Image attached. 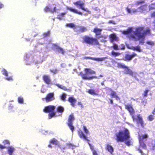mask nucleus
Listing matches in <instances>:
<instances>
[{
    "label": "nucleus",
    "instance_id": "nucleus-1",
    "mask_svg": "<svg viewBox=\"0 0 155 155\" xmlns=\"http://www.w3.org/2000/svg\"><path fill=\"white\" fill-rule=\"evenodd\" d=\"M123 33L129 35L134 40H138L140 43L142 45L144 42V36L149 35L150 33L149 28L144 30L143 28H129L127 30L123 31Z\"/></svg>",
    "mask_w": 155,
    "mask_h": 155
},
{
    "label": "nucleus",
    "instance_id": "nucleus-2",
    "mask_svg": "<svg viewBox=\"0 0 155 155\" xmlns=\"http://www.w3.org/2000/svg\"><path fill=\"white\" fill-rule=\"evenodd\" d=\"M116 140L117 142H125V143L127 146L131 145L133 140L130 137L129 130L126 128H124L123 130L119 131L116 134Z\"/></svg>",
    "mask_w": 155,
    "mask_h": 155
},
{
    "label": "nucleus",
    "instance_id": "nucleus-3",
    "mask_svg": "<svg viewBox=\"0 0 155 155\" xmlns=\"http://www.w3.org/2000/svg\"><path fill=\"white\" fill-rule=\"evenodd\" d=\"M85 74H83L82 72H81L79 75L84 79L89 80L93 78H98L96 76H90L89 75H92L95 73V71H93L90 69H85Z\"/></svg>",
    "mask_w": 155,
    "mask_h": 155
},
{
    "label": "nucleus",
    "instance_id": "nucleus-4",
    "mask_svg": "<svg viewBox=\"0 0 155 155\" xmlns=\"http://www.w3.org/2000/svg\"><path fill=\"white\" fill-rule=\"evenodd\" d=\"M82 39L84 42H85L89 45H97L99 44L98 40L96 39L93 38L92 37L85 36H84Z\"/></svg>",
    "mask_w": 155,
    "mask_h": 155
},
{
    "label": "nucleus",
    "instance_id": "nucleus-5",
    "mask_svg": "<svg viewBox=\"0 0 155 155\" xmlns=\"http://www.w3.org/2000/svg\"><path fill=\"white\" fill-rule=\"evenodd\" d=\"M55 108V106L50 105L46 107L44 110V111L45 112H51V113L49 114V119L51 118L55 115V112H54V110Z\"/></svg>",
    "mask_w": 155,
    "mask_h": 155
},
{
    "label": "nucleus",
    "instance_id": "nucleus-6",
    "mask_svg": "<svg viewBox=\"0 0 155 155\" xmlns=\"http://www.w3.org/2000/svg\"><path fill=\"white\" fill-rule=\"evenodd\" d=\"M74 120V116L73 114H72L69 116L68 124L69 128L71 130L72 132H73V130L74 129V127L72 125V122Z\"/></svg>",
    "mask_w": 155,
    "mask_h": 155
},
{
    "label": "nucleus",
    "instance_id": "nucleus-7",
    "mask_svg": "<svg viewBox=\"0 0 155 155\" xmlns=\"http://www.w3.org/2000/svg\"><path fill=\"white\" fill-rule=\"evenodd\" d=\"M74 4L77 7H79V8L82 9V10L88 12V10L87 9L85 8L84 7V3L81 1H78L74 3Z\"/></svg>",
    "mask_w": 155,
    "mask_h": 155
},
{
    "label": "nucleus",
    "instance_id": "nucleus-8",
    "mask_svg": "<svg viewBox=\"0 0 155 155\" xmlns=\"http://www.w3.org/2000/svg\"><path fill=\"white\" fill-rule=\"evenodd\" d=\"M148 137V135L147 134H145L141 136H139V141L140 145L143 148L145 147L146 145L143 142V140L147 138Z\"/></svg>",
    "mask_w": 155,
    "mask_h": 155
},
{
    "label": "nucleus",
    "instance_id": "nucleus-9",
    "mask_svg": "<svg viewBox=\"0 0 155 155\" xmlns=\"http://www.w3.org/2000/svg\"><path fill=\"white\" fill-rule=\"evenodd\" d=\"M54 99V94L53 93H50L48 94L45 98L43 99V100L45 99L47 102L51 101Z\"/></svg>",
    "mask_w": 155,
    "mask_h": 155
},
{
    "label": "nucleus",
    "instance_id": "nucleus-10",
    "mask_svg": "<svg viewBox=\"0 0 155 155\" xmlns=\"http://www.w3.org/2000/svg\"><path fill=\"white\" fill-rule=\"evenodd\" d=\"M52 45L53 46V48L56 51H57L58 53H61L62 54H64L65 51L62 48L54 44H53Z\"/></svg>",
    "mask_w": 155,
    "mask_h": 155
},
{
    "label": "nucleus",
    "instance_id": "nucleus-11",
    "mask_svg": "<svg viewBox=\"0 0 155 155\" xmlns=\"http://www.w3.org/2000/svg\"><path fill=\"white\" fill-rule=\"evenodd\" d=\"M106 90L110 91V95L112 97L115 98L116 100H120V98L115 92L112 91L110 89L108 88H107Z\"/></svg>",
    "mask_w": 155,
    "mask_h": 155
},
{
    "label": "nucleus",
    "instance_id": "nucleus-12",
    "mask_svg": "<svg viewBox=\"0 0 155 155\" xmlns=\"http://www.w3.org/2000/svg\"><path fill=\"white\" fill-rule=\"evenodd\" d=\"M125 73L126 74H129V75L135 77L137 73L135 72H133L131 70L129 69L127 67V68H125Z\"/></svg>",
    "mask_w": 155,
    "mask_h": 155
},
{
    "label": "nucleus",
    "instance_id": "nucleus-13",
    "mask_svg": "<svg viewBox=\"0 0 155 155\" xmlns=\"http://www.w3.org/2000/svg\"><path fill=\"white\" fill-rule=\"evenodd\" d=\"M147 8L146 5H144L137 8L138 12L145 13L147 10Z\"/></svg>",
    "mask_w": 155,
    "mask_h": 155
},
{
    "label": "nucleus",
    "instance_id": "nucleus-14",
    "mask_svg": "<svg viewBox=\"0 0 155 155\" xmlns=\"http://www.w3.org/2000/svg\"><path fill=\"white\" fill-rule=\"evenodd\" d=\"M68 101L71 103V105L72 107H74L77 100L73 97H69Z\"/></svg>",
    "mask_w": 155,
    "mask_h": 155
},
{
    "label": "nucleus",
    "instance_id": "nucleus-15",
    "mask_svg": "<svg viewBox=\"0 0 155 155\" xmlns=\"http://www.w3.org/2000/svg\"><path fill=\"white\" fill-rule=\"evenodd\" d=\"M137 124H140L142 127H144L145 126V124L143 123L142 118L140 115H138L137 116Z\"/></svg>",
    "mask_w": 155,
    "mask_h": 155
},
{
    "label": "nucleus",
    "instance_id": "nucleus-16",
    "mask_svg": "<svg viewBox=\"0 0 155 155\" xmlns=\"http://www.w3.org/2000/svg\"><path fill=\"white\" fill-rule=\"evenodd\" d=\"M126 10L127 12L130 14H135L138 12L137 8V9L135 8H132L130 9L128 8H126Z\"/></svg>",
    "mask_w": 155,
    "mask_h": 155
},
{
    "label": "nucleus",
    "instance_id": "nucleus-17",
    "mask_svg": "<svg viewBox=\"0 0 155 155\" xmlns=\"http://www.w3.org/2000/svg\"><path fill=\"white\" fill-rule=\"evenodd\" d=\"M75 29H76V31H79L81 32H84L87 30V28L82 26H76Z\"/></svg>",
    "mask_w": 155,
    "mask_h": 155
},
{
    "label": "nucleus",
    "instance_id": "nucleus-18",
    "mask_svg": "<svg viewBox=\"0 0 155 155\" xmlns=\"http://www.w3.org/2000/svg\"><path fill=\"white\" fill-rule=\"evenodd\" d=\"M43 79L46 84H51L50 78L49 76L44 75L43 76Z\"/></svg>",
    "mask_w": 155,
    "mask_h": 155
},
{
    "label": "nucleus",
    "instance_id": "nucleus-19",
    "mask_svg": "<svg viewBox=\"0 0 155 155\" xmlns=\"http://www.w3.org/2000/svg\"><path fill=\"white\" fill-rule=\"evenodd\" d=\"M137 54L134 53L132 55H129L128 54H126L125 55V59L128 61L130 60L136 56Z\"/></svg>",
    "mask_w": 155,
    "mask_h": 155
},
{
    "label": "nucleus",
    "instance_id": "nucleus-20",
    "mask_svg": "<svg viewBox=\"0 0 155 155\" xmlns=\"http://www.w3.org/2000/svg\"><path fill=\"white\" fill-rule=\"evenodd\" d=\"M88 143L89 145L90 149L92 152L93 155H98L97 151L95 150L94 146L89 143Z\"/></svg>",
    "mask_w": 155,
    "mask_h": 155
},
{
    "label": "nucleus",
    "instance_id": "nucleus-21",
    "mask_svg": "<svg viewBox=\"0 0 155 155\" xmlns=\"http://www.w3.org/2000/svg\"><path fill=\"white\" fill-rule=\"evenodd\" d=\"M78 135L81 138L83 139L84 140L88 141L87 137L85 135L83 132L81 130L78 131Z\"/></svg>",
    "mask_w": 155,
    "mask_h": 155
},
{
    "label": "nucleus",
    "instance_id": "nucleus-22",
    "mask_svg": "<svg viewBox=\"0 0 155 155\" xmlns=\"http://www.w3.org/2000/svg\"><path fill=\"white\" fill-rule=\"evenodd\" d=\"M127 47L129 48L134 51H136L138 52H141L142 51V50L141 49L140 47L138 46L136 47L131 46L130 47L127 46Z\"/></svg>",
    "mask_w": 155,
    "mask_h": 155
},
{
    "label": "nucleus",
    "instance_id": "nucleus-23",
    "mask_svg": "<svg viewBox=\"0 0 155 155\" xmlns=\"http://www.w3.org/2000/svg\"><path fill=\"white\" fill-rule=\"evenodd\" d=\"M67 9L72 12L81 15H82V13L81 12H78L77 10L71 7H68L67 8Z\"/></svg>",
    "mask_w": 155,
    "mask_h": 155
},
{
    "label": "nucleus",
    "instance_id": "nucleus-24",
    "mask_svg": "<svg viewBox=\"0 0 155 155\" xmlns=\"http://www.w3.org/2000/svg\"><path fill=\"white\" fill-rule=\"evenodd\" d=\"M85 58L86 59H90L94 61H104L105 59L106 58H90L88 57H86Z\"/></svg>",
    "mask_w": 155,
    "mask_h": 155
},
{
    "label": "nucleus",
    "instance_id": "nucleus-25",
    "mask_svg": "<svg viewBox=\"0 0 155 155\" xmlns=\"http://www.w3.org/2000/svg\"><path fill=\"white\" fill-rule=\"evenodd\" d=\"M106 149L111 154H113L114 152V149L113 147L108 144L107 145Z\"/></svg>",
    "mask_w": 155,
    "mask_h": 155
},
{
    "label": "nucleus",
    "instance_id": "nucleus-26",
    "mask_svg": "<svg viewBox=\"0 0 155 155\" xmlns=\"http://www.w3.org/2000/svg\"><path fill=\"white\" fill-rule=\"evenodd\" d=\"M125 108L131 114L134 113V110L132 106L130 105H125Z\"/></svg>",
    "mask_w": 155,
    "mask_h": 155
},
{
    "label": "nucleus",
    "instance_id": "nucleus-27",
    "mask_svg": "<svg viewBox=\"0 0 155 155\" xmlns=\"http://www.w3.org/2000/svg\"><path fill=\"white\" fill-rule=\"evenodd\" d=\"M110 38L111 42H113L114 40H117V38L115 34H111L110 36Z\"/></svg>",
    "mask_w": 155,
    "mask_h": 155
},
{
    "label": "nucleus",
    "instance_id": "nucleus-28",
    "mask_svg": "<svg viewBox=\"0 0 155 155\" xmlns=\"http://www.w3.org/2000/svg\"><path fill=\"white\" fill-rule=\"evenodd\" d=\"M50 142L53 144H55L58 146H59V142L55 139H53L51 140L50 141Z\"/></svg>",
    "mask_w": 155,
    "mask_h": 155
},
{
    "label": "nucleus",
    "instance_id": "nucleus-29",
    "mask_svg": "<svg viewBox=\"0 0 155 155\" xmlns=\"http://www.w3.org/2000/svg\"><path fill=\"white\" fill-rule=\"evenodd\" d=\"M117 67L118 68H127V66H125L124 64L120 63H117Z\"/></svg>",
    "mask_w": 155,
    "mask_h": 155
},
{
    "label": "nucleus",
    "instance_id": "nucleus-30",
    "mask_svg": "<svg viewBox=\"0 0 155 155\" xmlns=\"http://www.w3.org/2000/svg\"><path fill=\"white\" fill-rule=\"evenodd\" d=\"M14 150V149L12 147H10L8 148V152L9 155H12L13 152Z\"/></svg>",
    "mask_w": 155,
    "mask_h": 155
},
{
    "label": "nucleus",
    "instance_id": "nucleus-31",
    "mask_svg": "<svg viewBox=\"0 0 155 155\" xmlns=\"http://www.w3.org/2000/svg\"><path fill=\"white\" fill-rule=\"evenodd\" d=\"M101 30L97 28H94V32L95 33L96 35H99L100 34Z\"/></svg>",
    "mask_w": 155,
    "mask_h": 155
},
{
    "label": "nucleus",
    "instance_id": "nucleus-32",
    "mask_svg": "<svg viewBox=\"0 0 155 155\" xmlns=\"http://www.w3.org/2000/svg\"><path fill=\"white\" fill-rule=\"evenodd\" d=\"M87 92L90 94L93 95H97V94L95 93V91L92 89L89 90Z\"/></svg>",
    "mask_w": 155,
    "mask_h": 155
},
{
    "label": "nucleus",
    "instance_id": "nucleus-33",
    "mask_svg": "<svg viewBox=\"0 0 155 155\" xmlns=\"http://www.w3.org/2000/svg\"><path fill=\"white\" fill-rule=\"evenodd\" d=\"M67 95L65 93H63L60 96V97L61 99L64 101H65V99Z\"/></svg>",
    "mask_w": 155,
    "mask_h": 155
},
{
    "label": "nucleus",
    "instance_id": "nucleus-34",
    "mask_svg": "<svg viewBox=\"0 0 155 155\" xmlns=\"http://www.w3.org/2000/svg\"><path fill=\"white\" fill-rule=\"evenodd\" d=\"M55 85L60 88H61V89L62 90H67L66 87L62 85H60V84H55Z\"/></svg>",
    "mask_w": 155,
    "mask_h": 155
},
{
    "label": "nucleus",
    "instance_id": "nucleus-35",
    "mask_svg": "<svg viewBox=\"0 0 155 155\" xmlns=\"http://www.w3.org/2000/svg\"><path fill=\"white\" fill-rule=\"evenodd\" d=\"M146 43L147 45L150 46V47H152L154 45V42L151 41H147L146 42Z\"/></svg>",
    "mask_w": 155,
    "mask_h": 155
},
{
    "label": "nucleus",
    "instance_id": "nucleus-36",
    "mask_svg": "<svg viewBox=\"0 0 155 155\" xmlns=\"http://www.w3.org/2000/svg\"><path fill=\"white\" fill-rule=\"evenodd\" d=\"M66 26L67 27L71 28H74L75 30L76 31V29H75V28L76 27L74 24L73 23L67 24H66Z\"/></svg>",
    "mask_w": 155,
    "mask_h": 155
},
{
    "label": "nucleus",
    "instance_id": "nucleus-37",
    "mask_svg": "<svg viewBox=\"0 0 155 155\" xmlns=\"http://www.w3.org/2000/svg\"><path fill=\"white\" fill-rule=\"evenodd\" d=\"M112 55L114 57H116L120 55V53L115 52L114 51H112L111 53Z\"/></svg>",
    "mask_w": 155,
    "mask_h": 155
},
{
    "label": "nucleus",
    "instance_id": "nucleus-38",
    "mask_svg": "<svg viewBox=\"0 0 155 155\" xmlns=\"http://www.w3.org/2000/svg\"><path fill=\"white\" fill-rule=\"evenodd\" d=\"M66 14L65 13H61L60 15H58L57 17V18L59 19L60 20L63 19V18H62L61 17H63V16Z\"/></svg>",
    "mask_w": 155,
    "mask_h": 155
},
{
    "label": "nucleus",
    "instance_id": "nucleus-39",
    "mask_svg": "<svg viewBox=\"0 0 155 155\" xmlns=\"http://www.w3.org/2000/svg\"><path fill=\"white\" fill-rule=\"evenodd\" d=\"M64 110V108L61 106L58 107V108L57 111L60 112H62Z\"/></svg>",
    "mask_w": 155,
    "mask_h": 155
},
{
    "label": "nucleus",
    "instance_id": "nucleus-40",
    "mask_svg": "<svg viewBox=\"0 0 155 155\" xmlns=\"http://www.w3.org/2000/svg\"><path fill=\"white\" fill-rule=\"evenodd\" d=\"M83 130L84 132L86 134H90V132L87 129V128L85 126L83 127Z\"/></svg>",
    "mask_w": 155,
    "mask_h": 155
},
{
    "label": "nucleus",
    "instance_id": "nucleus-41",
    "mask_svg": "<svg viewBox=\"0 0 155 155\" xmlns=\"http://www.w3.org/2000/svg\"><path fill=\"white\" fill-rule=\"evenodd\" d=\"M150 10L155 9V3L152 4L149 6Z\"/></svg>",
    "mask_w": 155,
    "mask_h": 155
},
{
    "label": "nucleus",
    "instance_id": "nucleus-42",
    "mask_svg": "<svg viewBox=\"0 0 155 155\" xmlns=\"http://www.w3.org/2000/svg\"><path fill=\"white\" fill-rule=\"evenodd\" d=\"M45 10L46 12H51V11L52 9L50 8L48 6H47L45 8Z\"/></svg>",
    "mask_w": 155,
    "mask_h": 155
},
{
    "label": "nucleus",
    "instance_id": "nucleus-43",
    "mask_svg": "<svg viewBox=\"0 0 155 155\" xmlns=\"http://www.w3.org/2000/svg\"><path fill=\"white\" fill-rule=\"evenodd\" d=\"M154 118V116L153 115H150L148 117V119L150 121L152 120Z\"/></svg>",
    "mask_w": 155,
    "mask_h": 155
},
{
    "label": "nucleus",
    "instance_id": "nucleus-44",
    "mask_svg": "<svg viewBox=\"0 0 155 155\" xmlns=\"http://www.w3.org/2000/svg\"><path fill=\"white\" fill-rule=\"evenodd\" d=\"M149 91V90L146 89L144 91V93L143 94V96L144 97H147V93Z\"/></svg>",
    "mask_w": 155,
    "mask_h": 155
},
{
    "label": "nucleus",
    "instance_id": "nucleus-45",
    "mask_svg": "<svg viewBox=\"0 0 155 155\" xmlns=\"http://www.w3.org/2000/svg\"><path fill=\"white\" fill-rule=\"evenodd\" d=\"M152 149L153 150H155V140H153L152 141Z\"/></svg>",
    "mask_w": 155,
    "mask_h": 155
},
{
    "label": "nucleus",
    "instance_id": "nucleus-46",
    "mask_svg": "<svg viewBox=\"0 0 155 155\" xmlns=\"http://www.w3.org/2000/svg\"><path fill=\"white\" fill-rule=\"evenodd\" d=\"M2 73L3 74L6 76H8V74L7 71L5 69H3V70L2 71Z\"/></svg>",
    "mask_w": 155,
    "mask_h": 155
},
{
    "label": "nucleus",
    "instance_id": "nucleus-47",
    "mask_svg": "<svg viewBox=\"0 0 155 155\" xmlns=\"http://www.w3.org/2000/svg\"><path fill=\"white\" fill-rule=\"evenodd\" d=\"M18 101L20 103H22L23 101V99L21 97H20L18 98Z\"/></svg>",
    "mask_w": 155,
    "mask_h": 155
},
{
    "label": "nucleus",
    "instance_id": "nucleus-48",
    "mask_svg": "<svg viewBox=\"0 0 155 155\" xmlns=\"http://www.w3.org/2000/svg\"><path fill=\"white\" fill-rule=\"evenodd\" d=\"M58 11H57L56 8V7H54V8L53 10L52 9L51 11V13H54V12H58Z\"/></svg>",
    "mask_w": 155,
    "mask_h": 155
},
{
    "label": "nucleus",
    "instance_id": "nucleus-49",
    "mask_svg": "<svg viewBox=\"0 0 155 155\" xmlns=\"http://www.w3.org/2000/svg\"><path fill=\"white\" fill-rule=\"evenodd\" d=\"M113 48H114L116 50H118V47L117 45L116 44H114L113 45Z\"/></svg>",
    "mask_w": 155,
    "mask_h": 155
},
{
    "label": "nucleus",
    "instance_id": "nucleus-50",
    "mask_svg": "<svg viewBox=\"0 0 155 155\" xmlns=\"http://www.w3.org/2000/svg\"><path fill=\"white\" fill-rule=\"evenodd\" d=\"M51 72H52L54 74H56L57 73V69H55L51 70Z\"/></svg>",
    "mask_w": 155,
    "mask_h": 155
},
{
    "label": "nucleus",
    "instance_id": "nucleus-51",
    "mask_svg": "<svg viewBox=\"0 0 155 155\" xmlns=\"http://www.w3.org/2000/svg\"><path fill=\"white\" fill-rule=\"evenodd\" d=\"M138 151H139V152L141 153V154L142 155H146V154H145L144 153H143L142 152V151L140 150V149H138Z\"/></svg>",
    "mask_w": 155,
    "mask_h": 155
},
{
    "label": "nucleus",
    "instance_id": "nucleus-52",
    "mask_svg": "<svg viewBox=\"0 0 155 155\" xmlns=\"http://www.w3.org/2000/svg\"><path fill=\"white\" fill-rule=\"evenodd\" d=\"M78 105L80 106L81 108H82L83 107V105L82 104V103L81 102H78Z\"/></svg>",
    "mask_w": 155,
    "mask_h": 155
},
{
    "label": "nucleus",
    "instance_id": "nucleus-53",
    "mask_svg": "<svg viewBox=\"0 0 155 155\" xmlns=\"http://www.w3.org/2000/svg\"><path fill=\"white\" fill-rule=\"evenodd\" d=\"M49 34V32L48 31L47 32L45 33H44V35H45V36H48Z\"/></svg>",
    "mask_w": 155,
    "mask_h": 155
},
{
    "label": "nucleus",
    "instance_id": "nucleus-54",
    "mask_svg": "<svg viewBox=\"0 0 155 155\" xmlns=\"http://www.w3.org/2000/svg\"><path fill=\"white\" fill-rule=\"evenodd\" d=\"M3 143L5 144H8L9 143V141L8 140H5L4 141Z\"/></svg>",
    "mask_w": 155,
    "mask_h": 155
},
{
    "label": "nucleus",
    "instance_id": "nucleus-55",
    "mask_svg": "<svg viewBox=\"0 0 155 155\" xmlns=\"http://www.w3.org/2000/svg\"><path fill=\"white\" fill-rule=\"evenodd\" d=\"M6 79L8 81H10L11 80H12V78L11 77L7 78Z\"/></svg>",
    "mask_w": 155,
    "mask_h": 155
},
{
    "label": "nucleus",
    "instance_id": "nucleus-56",
    "mask_svg": "<svg viewBox=\"0 0 155 155\" xmlns=\"http://www.w3.org/2000/svg\"><path fill=\"white\" fill-rule=\"evenodd\" d=\"M61 66L63 68H64L65 67V64H61Z\"/></svg>",
    "mask_w": 155,
    "mask_h": 155
},
{
    "label": "nucleus",
    "instance_id": "nucleus-57",
    "mask_svg": "<svg viewBox=\"0 0 155 155\" xmlns=\"http://www.w3.org/2000/svg\"><path fill=\"white\" fill-rule=\"evenodd\" d=\"M108 22L109 23H112V24H115V23H114V21H109Z\"/></svg>",
    "mask_w": 155,
    "mask_h": 155
},
{
    "label": "nucleus",
    "instance_id": "nucleus-58",
    "mask_svg": "<svg viewBox=\"0 0 155 155\" xmlns=\"http://www.w3.org/2000/svg\"><path fill=\"white\" fill-rule=\"evenodd\" d=\"M122 48H121L120 49L121 50H124V48H125V46H124V45H122Z\"/></svg>",
    "mask_w": 155,
    "mask_h": 155
},
{
    "label": "nucleus",
    "instance_id": "nucleus-59",
    "mask_svg": "<svg viewBox=\"0 0 155 155\" xmlns=\"http://www.w3.org/2000/svg\"><path fill=\"white\" fill-rule=\"evenodd\" d=\"M5 148V147L0 144V148L3 149Z\"/></svg>",
    "mask_w": 155,
    "mask_h": 155
},
{
    "label": "nucleus",
    "instance_id": "nucleus-60",
    "mask_svg": "<svg viewBox=\"0 0 155 155\" xmlns=\"http://www.w3.org/2000/svg\"><path fill=\"white\" fill-rule=\"evenodd\" d=\"M3 7V5L1 3H0V8H1Z\"/></svg>",
    "mask_w": 155,
    "mask_h": 155
},
{
    "label": "nucleus",
    "instance_id": "nucleus-61",
    "mask_svg": "<svg viewBox=\"0 0 155 155\" xmlns=\"http://www.w3.org/2000/svg\"><path fill=\"white\" fill-rule=\"evenodd\" d=\"M110 103L111 104H113V100L112 99H110Z\"/></svg>",
    "mask_w": 155,
    "mask_h": 155
},
{
    "label": "nucleus",
    "instance_id": "nucleus-62",
    "mask_svg": "<svg viewBox=\"0 0 155 155\" xmlns=\"http://www.w3.org/2000/svg\"><path fill=\"white\" fill-rule=\"evenodd\" d=\"M45 91H46V90H45L43 91H42V89L41 90V92L43 93H44L45 92Z\"/></svg>",
    "mask_w": 155,
    "mask_h": 155
},
{
    "label": "nucleus",
    "instance_id": "nucleus-63",
    "mask_svg": "<svg viewBox=\"0 0 155 155\" xmlns=\"http://www.w3.org/2000/svg\"><path fill=\"white\" fill-rule=\"evenodd\" d=\"M48 147H52V146L51 145V144H49V145H48Z\"/></svg>",
    "mask_w": 155,
    "mask_h": 155
},
{
    "label": "nucleus",
    "instance_id": "nucleus-64",
    "mask_svg": "<svg viewBox=\"0 0 155 155\" xmlns=\"http://www.w3.org/2000/svg\"><path fill=\"white\" fill-rule=\"evenodd\" d=\"M153 114H155V108L154 109V111L153 112Z\"/></svg>",
    "mask_w": 155,
    "mask_h": 155
}]
</instances>
